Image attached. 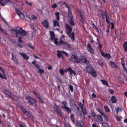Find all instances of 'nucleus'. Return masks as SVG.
Here are the masks:
<instances>
[{
    "label": "nucleus",
    "mask_w": 127,
    "mask_h": 127,
    "mask_svg": "<svg viewBox=\"0 0 127 127\" xmlns=\"http://www.w3.org/2000/svg\"><path fill=\"white\" fill-rule=\"evenodd\" d=\"M65 28L66 32L68 36L70 37L72 41H74L75 40V36L74 32H72V28L70 25L67 24L65 25Z\"/></svg>",
    "instance_id": "nucleus-1"
},
{
    "label": "nucleus",
    "mask_w": 127,
    "mask_h": 127,
    "mask_svg": "<svg viewBox=\"0 0 127 127\" xmlns=\"http://www.w3.org/2000/svg\"><path fill=\"white\" fill-rule=\"evenodd\" d=\"M86 71L93 77H95L97 76V75L96 72L92 66H88L86 67Z\"/></svg>",
    "instance_id": "nucleus-2"
},
{
    "label": "nucleus",
    "mask_w": 127,
    "mask_h": 127,
    "mask_svg": "<svg viewBox=\"0 0 127 127\" xmlns=\"http://www.w3.org/2000/svg\"><path fill=\"white\" fill-rule=\"evenodd\" d=\"M97 122L98 124H102L103 127H109L107 123L106 122H103V119L102 116L99 114H97Z\"/></svg>",
    "instance_id": "nucleus-3"
},
{
    "label": "nucleus",
    "mask_w": 127,
    "mask_h": 127,
    "mask_svg": "<svg viewBox=\"0 0 127 127\" xmlns=\"http://www.w3.org/2000/svg\"><path fill=\"white\" fill-rule=\"evenodd\" d=\"M70 60L77 63H80L81 62L80 59L77 56L74 55H72Z\"/></svg>",
    "instance_id": "nucleus-4"
},
{
    "label": "nucleus",
    "mask_w": 127,
    "mask_h": 127,
    "mask_svg": "<svg viewBox=\"0 0 127 127\" xmlns=\"http://www.w3.org/2000/svg\"><path fill=\"white\" fill-rule=\"evenodd\" d=\"M17 28L18 29V34L22 36H24L26 35L27 33L25 30L18 27H17Z\"/></svg>",
    "instance_id": "nucleus-5"
},
{
    "label": "nucleus",
    "mask_w": 127,
    "mask_h": 127,
    "mask_svg": "<svg viewBox=\"0 0 127 127\" xmlns=\"http://www.w3.org/2000/svg\"><path fill=\"white\" fill-rule=\"evenodd\" d=\"M26 99L28 100V101L30 105H32L34 103L36 102V100L33 99L32 97L30 96H27L26 97Z\"/></svg>",
    "instance_id": "nucleus-6"
},
{
    "label": "nucleus",
    "mask_w": 127,
    "mask_h": 127,
    "mask_svg": "<svg viewBox=\"0 0 127 127\" xmlns=\"http://www.w3.org/2000/svg\"><path fill=\"white\" fill-rule=\"evenodd\" d=\"M54 111L56 113L59 115L61 117L62 116V113L61 109L58 107V106L56 105L55 103V105L54 107Z\"/></svg>",
    "instance_id": "nucleus-7"
},
{
    "label": "nucleus",
    "mask_w": 127,
    "mask_h": 127,
    "mask_svg": "<svg viewBox=\"0 0 127 127\" xmlns=\"http://www.w3.org/2000/svg\"><path fill=\"white\" fill-rule=\"evenodd\" d=\"M32 93L39 100V101L41 103H43L44 102L43 99L41 98L40 95L38 94L36 91L33 90L32 91Z\"/></svg>",
    "instance_id": "nucleus-8"
},
{
    "label": "nucleus",
    "mask_w": 127,
    "mask_h": 127,
    "mask_svg": "<svg viewBox=\"0 0 127 127\" xmlns=\"http://www.w3.org/2000/svg\"><path fill=\"white\" fill-rule=\"evenodd\" d=\"M18 29L17 27L16 30L12 29L11 30V32L12 35L13 36L15 37H17L18 36Z\"/></svg>",
    "instance_id": "nucleus-9"
},
{
    "label": "nucleus",
    "mask_w": 127,
    "mask_h": 127,
    "mask_svg": "<svg viewBox=\"0 0 127 127\" xmlns=\"http://www.w3.org/2000/svg\"><path fill=\"white\" fill-rule=\"evenodd\" d=\"M28 118L30 119L31 120L33 121L34 120V119L33 117V115L30 113L26 111L24 113Z\"/></svg>",
    "instance_id": "nucleus-10"
},
{
    "label": "nucleus",
    "mask_w": 127,
    "mask_h": 127,
    "mask_svg": "<svg viewBox=\"0 0 127 127\" xmlns=\"http://www.w3.org/2000/svg\"><path fill=\"white\" fill-rule=\"evenodd\" d=\"M73 110L77 114L79 115L78 112H80V109L77 105L74 103L73 104Z\"/></svg>",
    "instance_id": "nucleus-11"
},
{
    "label": "nucleus",
    "mask_w": 127,
    "mask_h": 127,
    "mask_svg": "<svg viewBox=\"0 0 127 127\" xmlns=\"http://www.w3.org/2000/svg\"><path fill=\"white\" fill-rule=\"evenodd\" d=\"M68 15L70 19L69 22L71 25L72 26H75V24L73 20V17L72 14Z\"/></svg>",
    "instance_id": "nucleus-12"
},
{
    "label": "nucleus",
    "mask_w": 127,
    "mask_h": 127,
    "mask_svg": "<svg viewBox=\"0 0 127 127\" xmlns=\"http://www.w3.org/2000/svg\"><path fill=\"white\" fill-rule=\"evenodd\" d=\"M16 13L18 15L20 18L22 19H24L25 17L23 13L21 12L19 10L16 9Z\"/></svg>",
    "instance_id": "nucleus-13"
},
{
    "label": "nucleus",
    "mask_w": 127,
    "mask_h": 127,
    "mask_svg": "<svg viewBox=\"0 0 127 127\" xmlns=\"http://www.w3.org/2000/svg\"><path fill=\"white\" fill-rule=\"evenodd\" d=\"M3 93L6 95V96L11 98V93L9 90H5L3 92Z\"/></svg>",
    "instance_id": "nucleus-14"
},
{
    "label": "nucleus",
    "mask_w": 127,
    "mask_h": 127,
    "mask_svg": "<svg viewBox=\"0 0 127 127\" xmlns=\"http://www.w3.org/2000/svg\"><path fill=\"white\" fill-rule=\"evenodd\" d=\"M67 71H69L70 75H72L73 73L75 75L76 74V72L70 67H69L68 68L64 70V72Z\"/></svg>",
    "instance_id": "nucleus-15"
},
{
    "label": "nucleus",
    "mask_w": 127,
    "mask_h": 127,
    "mask_svg": "<svg viewBox=\"0 0 127 127\" xmlns=\"http://www.w3.org/2000/svg\"><path fill=\"white\" fill-rule=\"evenodd\" d=\"M41 23L45 28L46 29L48 28L49 23L48 21L47 20H44V21L41 22Z\"/></svg>",
    "instance_id": "nucleus-16"
},
{
    "label": "nucleus",
    "mask_w": 127,
    "mask_h": 127,
    "mask_svg": "<svg viewBox=\"0 0 127 127\" xmlns=\"http://www.w3.org/2000/svg\"><path fill=\"white\" fill-rule=\"evenodd\" d=\"M101 54L102 56H103L105 58L108 60L111 58V56L109 53H105L103 51H101Z\"/></svg>",
    "instance_id": "nucleus-17"
},
{
    "label": "nucleus",
    "mask_w": 127,
    "mask_h": 127,
    "mask_svg": "<svg viewBox=\"0 0 127 127\" xmlns=\"http://www.w3.org/2000/svg\"><path fill=\"white\" fill-rule=\"evenodd\" d=\"M121 64L123 67L124 71L126 73H127V69L124 63V61L123 59H121Z\"/></svg>",
    "instance_id": "nucleus-18"
},
{
    "label": "nucleus",
    "mask_w": 127,
    "mask_h": 127,
    "mask_svg": "<svg viewBox=\"0 0 127 127\" xmlns=\"http://www.w3.org/2000/svg\"><path fill=\"white\" fill-rule=\"evenodd\" d=\"M57 52L58 53V54L57 55L58 57L59 58H60L61 56L62 59H63L64 56L62 53H64V51H61L57 50Z\"/></svg>",
    "instance_id": "nucleus-19"
},
{
    "label": "nucleus",
    "mask_w": 127,
    "mask_h": 127,
    "mask_svg": "<svg viewBox=\"0 0 127 127\" xmlns=\"http://www.w3.org/2000/svg\"><path fill=\"white\" fill-rule=\"evenodd\" d=\"M106 16V22H107L108 23H109V22L108 20V18H109V17L106 11V10L105 11V12L104 13H102V18L103 19V17H104L105 16Z\"/></svg>",
    "instance_id": "nucleus-20"
},
{
    "label": "nucleus",
    "mask_w": 127,
    "mask_h": 127,
    "mask_svg": "<svg viewBox=\"0 0 127 127\" xmlns=\"http://www.w3.org/2000/svg\"><path fill=\"white\" fill-rule=\"evenodd\" d=\"M77 125L78 127H84V124L83 122L81 120L77 121Z\"/></svg>",
    "instance_id": "nucleus-21"
},
{
    "label": "nucleus",
    "mask_w": 127,
    "mask_h": 127,
    "mask_svg": "<svg viewBox=\"0 0 127 127\" xmlns=\"http://www.w3.org/2000/svg\"><path fill=\"white\" fill-rule=\"evenodd\" d=\"M87 49L91 53L93 54L94 53V50L92 48L91 45L89 43H88L87 44Z\"/></svg>",
    "instance_id": "nucleus-22"
},
{
    "label": "nucleus",
    "mask_w": 127,
    "mask_h": 127,
    "mask_svg": "<svg viewBox=\"0 0 127 127\" xmlns=\"http://www.w3.org/2000/svg\"><path fill=\"white\" fill-rule=\"evenodd\" d=\"M64 5L65 6V7L68 8V15L72 14V11L71 10L70 7L67 4L66 2H64Z\"/></svg>",
    "instance_id": "nucleus-23"
},
{
    "label": "nucleus",
    "mask_w": 127,
    "mask_h": 127,
    "mask_svg": "<svg viewBox=\"0 0 127 127\" xmlns=\"http://www.w3.org/2000/svg\"><path fill=\"white\" fill-rule=\"evenodd\" d=\"M3 74V76L0 73V77L1 79H4L5 80H6L7 79V77L5 76V71L2 69L1 70Z\"/></svg>",
    "instance_id": "nucleus-24"
},
{
    "label": "nucleus",
    "mask_w": 127,
    "mask_h": 127,
    "mask_svg": "<svg viewBox=\"0 0 127 127\" xmlns=\"http://www.w3.org/2000/svg\"><path fill=\"white\" fill-rule=\"evenodd\" d=\"M10 0H0V4L2 6L5 5V3H8Z\"/></svg>",
    "instance_id": "nucleus-25"
},
{
    "label": "nucleus",
    "mask_w": 127,
    "mask_h": 127,
    "mask_svg": "<svg viewBox=\"0 0 127 127\" xmlns=\"http://www.w3.org/2000/svg\"><path fill=\"white\" fill-rule=\"evenodd\" d=\"M84 108L82 106H80V107L81 111L83 113L84 116L87 114L86 107L85 106H84Z\"/></svg>",
    "instance_id": "nucleus-26"
},
{
    "label": "nucleus",
    "mask_w": 127,
    "mask_h": 127,
    "mask_svg": "<svg viewBox=\"0 0 127 127\" xmlns=\"http://www.w3.org/2000/svg\"><path fill=\"white\" fill-rule=\"evenodd\" d=\"M110 64L111 65V66L114 69H116L118 67L117 65L114 62L111 61L110 62Z\"/></svg>",
    "instance_id": "nucleus-27"
},
{
    "label": "nucleus",
    "mask_w": 127,
    "mask_h": 127,
    "mask_svg": "<svg viewBox=\"0 0 127 127\" xmlns=\"http://www.w3.org/2000/svg\"><path fill=\"white\" fill-rule=\"evenodd\" d=\"M20 54L22 56L24 59L26 60H28L29 58V57L25 54L23 53H20Z\"/></svg>",
    "instance_id": "nucleus-28"
},
{
    "label": "nucleus",
    "mask_w": 127,
    "mask_h": 127,
    "mask_svg": "<svg viewBox=\"0 0 127 127\" xmlns=\"http://www.w3.org/2000/svg\"><path fill=\"white\" fill-rule=\"evenodd\" d=\"M80 60H81V62H83L85 64H87V63L88 62L87 59L85 56H82V58L80 59Z\"/></svg>",
    "instance_id": "nucleus-29"
},
{
    "label": "nucleus",
    "mask_w": 127,
    "mask_h": 127,
    "mask_svg": "<svg viewBox=\"0 0 127 127\" xmlns=\"http://www.w3.org/2000/svg\"><path fill=\"white\" fill-rule=\"evenodd\" d=\"M50 36L51 39L52 40H53L54 39L55 37V34L53 31H50Z\"/></svg>",
    "instance_id": "nucleus-30"
},
{
    "label": "nucleus",
    "mask_w": 127,
    "mask_h": 127,
    "mask_svg": "<svg viewBox=\"0 0 127 127\" xmlns=\"http://www.w3.org/2000/svg\"><path fill=\"white\" fill-rule=\"evenodd\" d=\"M118 81L121 84H123L124 83V79L121 77L118 78Z\"/></svg>",
    "instance_id": "nucleus-31"
},
{
    "label": "nucleus",
    "mask_w": 127,
    "mask_h": 127,
    "mask_svg": "<svg viewBox=\"0 0 127 127\" xmlns=\"http://www.w3.org/2000/svg\"><path fill=\"white\" fill-rule=\"evenodd\" d=\"M100 81L101 82L103 85H105L108 87L109 86L106 80H100Z\"/></svg>",
    "instance_id": "nucleus-32"
},
{
    "label": "nucleus",
    "mask_w": 127,
    "mask_h": 127,
    "mask_svg": "<svg viewBox=\"0 0 127 127\" xmlns=\"http://www.w3.org/2000/svg\"><path fill=\"white\" fill-rule=\"evenodd\" d=\"M20 109L21 111L24 113L25 111H26L24 107L22 105H20L19 106Z\"/></svg>",
    "instance_id": "nucleus-33"
},
{
    "label": "nucleus",
    "mask_w": 127,
    "mask_h": 127,
    "mask_svg": "<svg viewBox=\"0 0 127 127\" xmlns=\"http://www.w3.org/2000/svg\"><path fill=\"white\" fill-rule=\"evenodd\" d=\"M111 100L112 102L113 103H115L117 102V99L115 96H112L111 98Z\"/></svg>",
    "instance_id": "nucleus-34"
},
{
    "label": "nucleus",
    "mask_w": 127,
    "mask_h": 127,
    "mask_svg": "<svg viewBox=\"0 0 127 127\" xmlns=\"http://www.w3.org/2000/svg\"><path fill=\"white\" fill-rule=\"evenodd\" d=\"M64 109H65L67 112H71V110L70 108L66 106L65 104H64Z\"/></svg>",
    "instance_id": "nucleus-35"
},
{
    "label": "nucleus",
    "mask_w": 127,
    "mask_h": 127,
    "mask_svg": "<svg viewBox=\"0 0 127 127\" xmlns=\"http://www.w3.org/2000/svg\"><path fill=\"white\" fill-rule=\"evenodd\" d=\"M97 40L98 42V44H99V46L98 47V48L99 49L100 51L101 52V51H103L101 50V48L102 47V45L99 42V39L98 38H97Z\"/></svg>",
    "instance_id": "nucleus-36"
},
{
    "label": "nucleus",
    "mask_w": 127,
    "mask_h": 127,
    "mask_svg": "<svg viewBox=\"0 0 127 127\" xmlns=\"http://www.w3.org/2000/svg\"><path fill=\"white\" fill-rule=\"evenodd\" d=\"M53 25L54 27L58 26L59 27L60 26L59 22L55 20L53 21Z\"/></svg>",
    "instance_id": "nucleus-37"
},
{
    "label": "nucleus",
    "mask_w": 127,
    "mask_h": 127,
    "mask_svg": "<svg viewBox=\"0 0 127 127\" xmlns=\"http://www.w3.org/2000/svg\"><path fill=\"white\" fill-rule=\"evenodd\" d=\"M70 118L72 120V122L73 124L75 123V118L74 117V115L73 114L71 113L70 116Z\"/></svg>",
    "instance_id": "nucleus-38"
},
{
    "label": "nucleus",
    "mask_w": 127,
    "mask_h": 127,
    "mask_svg": "<svg viewBox=\"0 0 127 127\" xmlns=\"http://www.w3.org/2000/svg\"><path fill=\"white\" fill-rule=\"evenodd\" d=\"M96 110L99 113L101 116L104 115L105 113L100 108H97L96 109Z\"/></svg>",
    "instance_id": "nucleus-39"
},
{
    "label": "nucleus",
    "mask_w": 127,
    "mask_h": 127,
    "mask_svg": "<svg viewBox=\"0 0 127 127\" xmlns=\"http://www.w3.org/2000/svg\"><path fill=\"white\" fill-rule=\"evenodd\" d=\"M102 116H103V117L105 121H108L109 119L108 116L105 113Z\"/></svg>",
    "instance_id": "nucleus-40"
},
{
    "label": "nucleus",
    "mask_w": 127,
    "mask_h": 127,
    "mask_svg": "<svg viewBox=\"0 0 127 127\" xmlns=\"http://www.w3.org/2000/svg\"><path fill=\"white\" fill-rule=\"evenodd\" d=\"M123 47L126 51H127V41H125L123 44Z\"/></svg>",
    "instance_id": "nucleus-41"
},
{
    "label": "nucleus",
    "mask_w": 127,
    "mask_h": 127,
    "mask_svg": "<svg viewBox=\"0 0 127 127\" xmlns=\"http://www.w3.org/2000/svg\"><path fill=\"white\" fill-rule=\"evenodd\" d=\"M103 107L106 112H109L110 111V110L107 106H104Z\"/></svg>",
    "instance_id": "nucleus-42"
},
{
    "label": "nucleus",
    "mask_w": 127,
    "mask_h": 127,
    "mask_svg": "<svg viewBox=\"0 0 127 127\" xmlns=\"http://www.w3.org/2000/svg\"><path fill=\"white\" fill-rule=\"evenodd\" d=\"M81 19H80V21L83 24L84 23L86 24L87 22L84 19V18L83 16L81 17Z\"/></svg>",
    "instance_id": "nucleus-43"
},
{
    "label": "nucleus",
    "mask_w": 127,
    "mask_h": 127,
    "mask_svg": "<svg viewBox=\"0 0 127 127\" xmlns=\"http://www.w3.org/2000/svg\"><path fill=\"white\" fill-rule=\"evenodd\" d=\"M55 15L56 16L57 20L58 21L59 20L60 18L59 12H56L55 13Z\"/></svg>",
    "instance_id": "nucleus-44"
},
{
    "label": "nucleus",
    "mask_w": 127,
    "mask_h": 127,
    "mask_svg": "<svg viewBox=\"0 0 127 127\" xmlns=\"http://www.w3.org/2000/svg\"><path fill=\"white\" fill-rule=\"evenodd\" d=\"M0 31L3 34H7L6 32L1 27H0Z\"/></svg>",
    "instance_id": "nucleus-45"
},
{
    "label": "nucleus",
    "mask_w": 127,
    "mask_h": 127,
    "mask_svg": "<svg viewBox=\"0 0 127 127\" xmlns=\"http://www.w3.org/2000/svg\"><path fill=\"white\" fill-rule=\"evenodd\" d=\"M91 115L93 117H95V116L97 117L96 116L97 115V114L96 115L94 111H92L91 112Z\"/></svg>",
    "instance_id": "nucleus-46"
},
{
    "label": "nucleus",
    "mask_w": 127,
    "mask_h": 127,
    "mask_svg": "<svg viewBox=\"0 0 127 127\" xmlns=\"http://www.w3.org/2000/svg\"><path fill=\"white\" fill-rule=\"evenodd\" d=\"M38 72L39 73H40V75H42V73H44V70L43 69H38Z\"/></svg>",
    "instance_id": "nucleus-47"
},
{
    "label": "nucleus",
    "mask_w": 127,
    "mask_h": 127,
    "mask_svg": "<svg viewBox=\"0 0 127 127\" xmlns=\"http://www.w3.org/2000/svg\"><path fill=\"white\" fill-rule=\"evenodd\" d=\"M54 44L56 45H58V39L57 38H54Z\"/></svg>",
    "instance_id": "nucleus-48"
},
{
    "label": "nucleus",
    "mask_w": 127,
    "mask_h": 127,
    "mask_svg": "<svg viewBox=\"0 0 127 127\" xmlns=\"http://www.w3.org/2000/svg\"><path fill=\"white\" fill-rule=\"evenodd\" d=\"M62 44H64V41L60 39V40L58 42V45L60 46Z\"/></svg>",
    "instance_id": "nucleus-49"
},
{
    "label": "nucleus",
    "mask_w": 127,
    "mask_h": 127,
    "mask_svg": "<svg viewBox=\"0 0 127 127\" xmlns=\"http://www.w3.org/2000/svg\"><path fill=\"white\" fill-rule=\"evenodd\" d=\"M69 88L71 92H73V87L71 85H70L69 86Z\"/></svg>",
    "instance_id": "nucleus-50"
},
{
    "label": "nucleus",
    "mask_w": 127,
    "mask_h": 127,
    "mask_svg": "<svg viewBox=\"0 0 127 127\" xmlns=\"http://www.w3.org/2000/svg\"><path fill=\"white\" fill-rule=\"evenodd\" d=\"M18 41L19 43H21L23 41V40H22V37H19Z\"/></svg>",
    "instance_id": "nucleus-51"
},
{
    "label": "nucleus",
    "mask_w": 127,
    "mask_h": 127,
    "mask_svg": "<svg viewBox=\"0 0 127 127\" xmlns=\"http://www.w3.org/2000/svg\"><path fill=\"white\" fill-rule=\"evenodd\" d=\"M25 2L28 5L30 6H32V4L31 2H29L27 1H25Z\"/></svg>",
    "instance_id": "nucleus-52"
},
{
    "label": "nucleus",
    "mask_w": 127,
    "mask_h": 127,
    "mask_svg": "<svg viewBox=\"0 0 127 127\" xmlns=\"http://www.w3.org/2000/svg\"><path fill=\"white\" fill-rule=\"evenodd\" d=\"M27 46L31 49H34V48L30 44H28L27 45Z\"/></svg>",
    "instance_id": "nucleus-53"
},
{
    "label": "nucleus",
    "mask_w": 127,
    "mask_h": 127,
    "mask_svg": "<svg viewBox=\"0 0 127 127\" xmlns=\"http://www.w3.org/2000/svg\"><path fill=\"white\" fill-rule=\"evenodd\" d=\"M78 13L79 15V16L80 17H81L82 16H83V14L80 11H78Z\"/></svg>",
    "instance_id": "nucleus-54"
},
{
    "label": "nucleus",
    "mask_w": 127,
    "mask_h": 127,
    "mask_svg": "<svg viewBox=\"0 0 127 127\" xmlns=\"http://www.w3.org/2000/svg\"><path fill=\"white\" fill-rule=\"evenodd\" d=\"M57 5L55 3L52 6V7L53 9H54L57 7Z\"/></svg>",
    "instance_id": "nucleus-55"
},
{
    "label": "nucleus",
    "mask_w": 127,
    "mask_h": 127,
    "mask_svg": "<svg viewBox=\"0 0 127 127\" xmlns=\"http://www.w3.org/2000/svg\"><path fill=\"white\" fill-rule=\"evenodd\" d=\"M59 72L61 74L64 75V70L63 69H60Z\"/></svg>",
    "instance_id": "nucleus-56"
},
{
    "label": "nucleus",
    "mask_w": 127,
    "mask_h": 127,
    "mask_svg": "<svg viewBox=\"0 0 127 127\" xmlns=\"http://www.w3.org/2000/svg\"><path fill=\"white\" fill-rule=\"evenodd\" d=\"M34 66L36 67L37 68L39 69L40 68L39 65L37 64H35L34 65Z\"/></svg>",
    "instance_id": "nucleus-57"
},
{
    "label": "nucleus",
    "mask_w": 127,
    "mask_h": 127,
    "mask_svg": "<svg viewBox=\"0 0 127 127\" xmlns=\"http://www.w3.org/2000/svg\"><path fill=\"white\" fill-rule=\"evenodd\" d=\"M119 109L120 108L119 107H118L116 108V111L117 112V114H118Z\"/></svg>",
    "instance_id": "nucleus-58"
},
{
    "label": "nucleus",
    "mask_w": 127,
    "mask_h": 127,
    "mask_svg": "<svg viewBox=\"0 0 127 127\" xmlns=\"http://www.w3.org/2000/svg\"><path fill=\"white\" fill-rule=\"evenodd\" d=\"M36 17L33 15H32V16H31V17L29 18V19H36Z\"/></svg>",
    "instance_id": "nucleus-59"
},
{
    "label": "nucleus",
    "mask_w": 127,
    "mask_h": 127,
    "mask_svg": "<svg viewBox=\"0 0 127 127\" xmlns=\"http://www.w3.org/2000/svg\"><path fill=\"white\" fill-rule=\"evenodd\" d=\"M111 29H113L114 28V24L113 22H112L111 23Z\"/></svg>",
    "instance_id": "nucleus-60"
},
{
    "label": "nucleus",
    "mask_w": 127,
    "mask_h": 127,
    "mask_svg": "<svg viewBox=\"0 0 127 127\" xmlns=\"http://www.w3.org/2000/svg\"><path fill=\"white\" fill-rule=\"evenodd\" d=\"M109 92L112 95L113 94H114V91L113 90H109Z\"/></svg>",
    "instance_id": "nucleus-61"
},
{
    "label": "nucleus",
    "mask_w": 127,
    "mask_h": 127,
    "mask_svg": "<svg viewBox=\"0 0 127 127\" xmlns=\"http://www.w3.org/2000/svg\"><path fill=\"white\" fill-rule=\"evenodd\" d=\"M57 79L59 81L60 83H61L63 82L61 79L59 77H57Z\"/></svg>",
    "instance_id": "nucleus-62"
},
{
    "label": "nucleus",
    "mask_w": 127,
    "mask_h": 127,
    "mask_svg": "<svg viewBox=\"0 0 127 127\" xmlns=\"http://www.w3.org/2000/svg\"><path fill=\"white\" fill-rule=\"evenodd\" d=\"M93 28L97 32H99V30L98 29V28H97L96 27L95 28Z\"/></svg>",
    "instance_id": "nucleus-63"
},
{
    "label": "nucleus",
    "mask_w": 127,
    "mask_h": 127,
    "mask_svg": "<svg viewBox=\"0 0 127 127\" xmlns=\"http://www.w3.org/2000/svg\"><path fill=\"white\" fill-rule=\"evenodd\" d=\"M17 46L18 47L20 48H22L23 47V46L22 45H21L20 44H18L17 45Z\"/></svg>",
    "instance_id": "nucleus-64"
}]
</instances>
